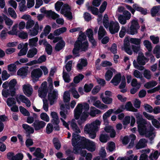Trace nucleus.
I'll return each mask as SVG.
<instances>
[{
    "label": "nucleus",
    "mask_w": 160,
    "mask_h": 160,
    "mask_svg": "<svg viewBox=\"0 0 160 160\" xmlns=\"http://www.w3.org/2000/svg\"><path fill=\"white\" fill-rule=\"evenodd\" d=\"M136 123L138 124V129L139 134L141 135H145L147 137H149L153 134L154 128L150 127L149 129L147 128V122L145 119L142 118V116L138 113L136 115Z\"/></svg>",
    "instance_id": "f257e3e1"
},
{
    "label": "nucleus",
    "mask_w": 160,
    "mask_h": 160,
    "mask_svg": "<svg viewBox=\"0 0 160 160\" xmlns=\"http://www.w3.org/2000/svg\"><path fill=\"white\" fill-rule=\"evenodd\" d=\"M140 28L139 25L137 20H133L129 28H127V33L132 35L136 34L138 33V30Z\"/></svg>",
    "instance_id": "f03ea898"
},
{
    "label": "nucleus",
    "mask_w": 160,
    "mask_h": 160,
    "mask_svg": "<svg viewBox=\"0 0 160 160\" xmlns=\"http://www.w3.org/2000/svg\"><path fill=\"white\" fill-rule=\"evenodd\" d=\"M77 134L73 133L72 134V145L73 147V151L75 152L74 153L75 154H78L79 153V151L80 149L81 146L78 145V142L80 140V138L78 137L77 138L76 137L77 136Z\"/></svg>",
    "instance_id": "7ed1b4c3"
},
{
    "label": "nucleus",
    "mask_w": 160,
    "mask_h": 160,
    "mask_svg": "<svg viewBox=\"0 0 160 160\" xmlns=\"http://www.w3.org/2000/svg\"><path fill=\"white\" fill-rule=\"evenodd\" d=\"M42 74V70L39 68L33 69L31 73V77L34 82L39 80Z\"/></svg>",
    "instance_id": "20e7f679"
},
{
    "label": "nucleus",
    "mask_w": 160,
    "mask_h": 160,
    "mask_svg": "<svg viewBox=\"0 0 160 160\" xmlns=\"http://www.w3.org/2000/svg\"><path fill=\"white\" fill-rule=\"evenodd\" d=\"M108 28L110 32L112 34H114L118 32L120 28L119 24L117 21H110Z\"/></svg>",
    "instance_id": "39448f33"
},
{
    "label": "nucleus",
    "mask_w": 160,
    "mask_h": 160,
    "mask_svg": "<svg viewBox=\"0 0 160 160\" xmlns=\"http://www.w3.org/2000/svg\"><path fill=\"white\" fill-rule=\"evenodd\" d=\"M46 123L43 121L35 119L32 125L36 131L42 130L46 126Z\"/></svg>",
    "instance_id": "423d86ee"
},
{
    "label": "nucleus",
    "mask_w": 160,
    "mask_h": 160,
    "mask_svg": "<svg viewBox=\"0 0 160 160\" xmlns=\"http://www.w3.org/2000/svg\"><path fill=\"white\" fill-rule=\"evenodd\" d=\"M84 129L85 132L89 134L90 138L94 139L96 138V133L98 131L88 126V124L85 125Z\"/></svg>",
    "instance_id": "0eeeda50"
},
{
    "label": "nucleus",
    "mask_w": 160,
    "mask_h": 160,
    "mask_svg": "<svg viewBox=\"0 0 160 160\" xmlns=\"http://www.w3.org/2000/svg\"><path fill=\"white\" fill-rule=\"evenodd\" d=\"M16 100L18 104H20L21 103L20 100L22 102L26 104V106L28 107H30L31 105V103L28 98L26 97L25 96L22 95H19V97H16Z\"/></svg>",
    "instance_id": "6e6552de"
},
{
    "label": "nucleus",
    "mask_w": 160,
    "mask_h": 160,
    "mask_svg": "<svg viewBox=\"0 0 160 160\" xmlns=\"http://www.w3.org/2000/svg\"><path fill=\"white\" fill-rule=\"evenodd\" d=\"M57 91L53 90L52 92H49L48 95V98L50 102V104L52 105L53 104L55 100H57L58 98Z\"/></svg>",
    "instance_id": "1a4fd4ad"
},
{
    "label": "nucleus",
    "mask_w": 160,
    "mask_h": 160,
    "mask_svg": "<svg viewBox=\"0 0 160 160\" xmlns=\"http://www.w3.org/2000/svg\"><path fill=\"white\" fill-rule=\"evenodd\" d=\"M51 116L52 118L51 122L53 125L59 124L60 121L58 113L56 112H52L51 113Z\"/></svg>",
    "instance_id": "9d476101"
},
{
    "label": "nucleus",
    "mask_w": 160,
    "mask_h": 160,
    "mask_svg": "<svg viewBox=\"0 0 160 160\" xmlns=\"http://www.w3.org/2000/svg\"><path fill=\"white\" fill-rule=\"evenodd\" d=\"M129 41L128 38H126L124 41V48L125 52L129 55H131L132 52L131 50Z\"/></svg>",
    "instance_id": "9b49d317"
},
{
    "label": "nucleus",
    "mask_w": 160,
    "mask_h": 160,
    "mask_svg": "<svg viewBox=\"0 0 160 160\" xmlns=\"http://www.w3.org/2000/svg\"><path fill=\"white\" fill-rule=\"evenodd\" d=\"M22 89L24 93L27 96L29 97L32 95L33 89L30 85L26 84L23 85Z\"/></svg>",
    "instance_id": "f8f14e48"
},
{
    "label": "nucleus",
    "mask_w": 160,
    "mask_h": 160,
    "mask_svg": "<svg viewBox=\"0 0 160 160\" xmlns=\"http://www.w3.org/2000/svg\"><path fill=\"white\" fill-rule=\"evenodd\" d=\"M122 75L121 73H119L116 74L110 81L114 86L118 85L121 80Z\"/></svg>",
    "instance_id": "ddd939ff"
},
{
    "label": "nucleus",
    "mask_w": 160,
    "mask_h": 160,
    "mask_svg": "<svg viewBox=\"0 0 160 160\" xmlns=\"http://www.w3.org/2000/svg\"><path fill=\"white\" fill-rule=\"evenodd\" d=\"M77 135L78 136L76 137V138H77L78 137L80 138L79 141L78 142V145L81 146L82 148L85 149L89 140L87 139L84 137H81L79 135L77 134Z\"/></svg>",
    "instance_id": "4468645a"
},
{
    "label": "nucleus",
    "mask_w": 160,
    "mask_h": 160,
    "mask_svg": "<svg viewBox=\"0 0 160 160\" xmlns=\"http://www.w3.org/2000/svg\"><path fill=\"white\" fill-rule=\"evenodd\" d=\"M77 42V44L78 45L80 51L82 52H86L88 50L89 46V43L87 41H85L83 42Z\"/></svg>",
    "instance_id": "2eb2a0df"
},
{
    "label": "nucleus",
    "mask_w": 160,
    "mask_h": 160,
    "mask_svg": "<svg viewBox=\"0 0 160 160\" xmlns=\"http://www.w3.org/2000/svg\"><path fill=\"white\" fill-rule=\"evenodd\" d=\"M147 58L145 57L143 53H139L137 58V62L138 64L140 65H144L146 64L145 60Z\"/></svg>",
    "instance_id": "dca6fc26"
},
{
    "label": "nucleus",
    "mask_w": 160,
    "mask_h": 160,
    "mask_svg": "<svg viewBox=\"0 0 160 160\" xmlns=\"http://www.w3.org/2000/svg\"><path fill=\"white\" fill-rule=\"evenodd\" d=\"M133 8L136 10L140 12L141 14L145 15L147 13V10L146 9H144L142 8L139 7L138 4L136 3L132 5Z\"/></svg>",
    "instance_id": "f3484780"
},
{
    "label": "nucleus",
    "mask_w": 160,
    "mask_h": 160,
    "mask_svg": "<svg viewBox=\"0 0 160 160\" xmlns=\"http://www.w3.org/2000/svg\"><path fill=\"white\" fill-rule=\"evenodd\" d=\"M85 149L90 152H93L96 149L95 145L94 142L89 140Z\"/></svg>",
    "instance_id": "a211bd4d"
},
{
    "label": "nucleus",
    "mask_w": 160,
    "mask_h": 160,
    "mask_svg": "<svg viewBox=\"0 0 160 160\" xmlns=\"http://www.w3.org/2000/svg\"><path fill=\"white\" fill-rule=\"evenodd\" d=\"M106 34L107 32L103 27L100 26L99 28L98 32V39L99 40L101 39Z\"/></svg>",
    "instance_id": "6ab92c4d"
},
{
    "label": "nucleus",
    "mask_w": 160,
    "mask_h": 160,
    "mask_svg": "<svg viewBox=\"0 0 160 160\" xmlns=\"http://www.w3.org/2000/svg\"><path fill=\"white\" fill-rule=\"evenodd\" d=\"M48 91V89L40 88L38 90V96L41 98H45L47 96Z\"/></svg>",
    "instance_id": "aec40b11"
},
{
    "label": "nucleus",
    "mask_w": 160,
    "mask_h": 160,
    "mask_svg": "<svg viewBox=\"0 0 160 160\" xmlns=\"http://www.w3.org/2000/svg\"><path fill=\"white\" fill-rule=\"evenodd\" d=\"M101 122L98 120H96L93 122L91 124H88V126L91 127L98 131L99 130L98 126L101 124Z\"/></svg>",
    "instance_id": "412c9836"
},
{
    "label": "nucleus",
    "mask_w": 160,
    "mask_h": 160,
    "mask_svg": "<svg viewBox=\"0 0 160 160\" xmlns=\"http://www.w3.org/2000/svg\"><path fill=\"white\" fill-rule=\"evenodd\" d=\"M65 43L64 41L62 40L57 43L55 46V49L57 51H59L65 46Z\"/></svg>",
    "instance_id": "4be33fe9"
},
{
    "label": "nucleus",
    "mask_w": 160,
    "mask_h": 160,
    "mask_svg": "<svg viewBox=\"0 0 160 160\" xmlns=\"http://www.w3.org/2000/svg\"><path fill=\"white\" fill-rule=\"evenodd\" d=\"M37 49L33 47L28 50L27 54V57L30 58H32L37 54Z\"/></svg>",
    "instance_id": "5701e85b"
},
{
    "label": "nucleus",
    "mask_w": 160,
    "mask_h": 160,
    "mask_svg": "<svg viewBox=\"0 0 160 160\" xmlns=\"http://www.w3.org/2000/svg\"><path fill=\"white\" fill-rule=\"evenodd\" d=\"M28 69L25 67L19 68L17 72V75L21 76H26L27 75Z\"/></svg>",
    "instance_id": "b1692460"
},
{
    "label": "nucleus",
    "mask_w": 160,
    "mask_h": 160,
    "mask_svg": "<svg viewBox=\"0 0 160 160\" xmlns=\"http://www.w3.org/2000/svg\"><path fill=\"white\" fill-rule=\"evenodd\" d=\"M160 10V5L153 7L150 10L151 14L152 17H154Z\"/></svg>",
    "instance_id": "393cba45"
},
{
    "label": "nucleus",
    "mask_w": 160,
    "mask_h": 160,
    "mask_svg": "<svg viewBox=\"0 0 160 160\" xmlns=\"http://www.w3.org/2000/svg\"><path fill=\"white\" fill-rule=\"evenodd\" d=\"M80 50L79 45H77V42H75L74 44V48L72 51V53L75 57L80 56L79 52Z\"/></svg>",
    "instance_id": "a878e982"
},
{
    "label": "nucleus",
    "mask_w": 160,
    "mask_h": 160,
    "mask_svg": "<svg viewBox=\"0 0 160 160\" xmlns=\"http://www.w3.org/2000/svg\"><path fill=\"white\" fill-rule=\"evenodd\" d=\"M38 38L37 37L30 39L29 40L28 44L30 47H36L37 45Z\"/></svg>",
    "instance_id": "bb28decb"
},
{
    "label": "nucleus",
    "mask_w": 160,
    "mask_h": 160,
    "mask_svg": "<svg viewBox=\"0 0 160 160\" xmlns=\"http://www.w3.org/2000/svg\"><path fill=\"white\" fill-rule=\"evenodd\" d=\"M145 140L144 139H140L136 145V148L138 149H139L145 148L146 146Z\"/></svg>",
    "instance_id": "cd10ccee"
},
{
    "label": "nucleus",
    "mask_w": 160,
    "mask_h": 160,
    "mask_svg": "<svg viewBox=\"0 0 160 160\" xmlns=\"http://www.w3.org/2000/svg\"><path fill=\"white\" fill-rule=\"evenodd\" d=\"M125 108L128 111H132L137 112L138 110L132 106V105L131 102H127L125 105Z\"/></svg>",
    "instance_id": "c85d7f7f"
},
{
    "label": "nucleus",
    "mask_w": 160,
    "mask_h": 160,
    "mask_svg": "<svg viewBox=\"0 0 160 160\" xmlns=\"http://www.w3.org/2000/svg\"><path fill=\"white\" fill-rule=\"evenodd\" d=\"M22 127L25 131V132H31L34 133V129L31 126L27 124H23Z\"/></svg>",
    "instance_id": "c756f323"
},
{
    "label": "nucleus",
    "mask_w": 160,
    "mask_h": 160,
    "mask_svg": "<svg viewBox=\"0 0 160 160\" xmlns=\"http://www.w3.org/2000/svg\"><path fill=\"white\" fill-rule=\"evenodd\" d=\"M103 23L104 27L106 29L108 28L110 23V22H109V18L108 15L107 14H105L103 17Z\"/></svg>",
    "instance_id": "7c9ffc66"
},
{
    "label": "nucleus",
    "mask_w": 160,
    "mask_h": 160,
    "mask_svg": "<svg viewBox=\"0 0 160 160\" xmlns=\"http://www.w3.org/2000/svg\"><path fill=\"white\" fill-rule=\"evenodd\" d=\"M109 138V136L107 134H100L99 139L102 142H106Z\"/></svg>",
    "instance_id": "2f4dec72"
},
{
    "label": "nucleus",
    "mask_w": 160,
    "mask_h": 160,
    "mask_svg": "<svg viewBox=\"0 0 160 160\" xmlns=\"http://www.w3.org/2000/svg\"><path fill=\"white\" fill-rule=\"evenodd\" d=\"M84 78V76L82 74H79L77 76L75 77L73 79V82L75 84H78Z\"/></svg>",
    "instance_id": "473e14b6"
},
{
    "label": "nucleus",
    "mask_w": 160,
    "mask_h": 160,
    "mask_svg": "<svg viewBox=\"0 0 160 160\" xmlns=\"http://www.w3.org/2000/svg\"><path fill=\"white\" fill-rule=\"evenodd\" d=\"M53 143L55 148L58 150L61 148V143L58 138H54L53 139Z\"/></svg>",
    "instance_id": "72a5a7b5"
},
{
    "label": "nucleus",
    "mask_w": 160,
    "mask_h": 160,
    "mask_svg": "<svg viewBox=\"0 0 160 160\" xmlns=\"http://www.w3.org/2000/svg\"><path fill=\"white\" fill-rule=\"evenodd\" d=\"M82 112V109H75L74 110V117L75 118L76 120H78Z\"/></svg>",
    "instance_id": "f704fd0d"
},
{
    "label": "nucleus",
    "mask_w": 160,
    "mask_h": 160,
    "mask_svg": "<svg viewBox=\"0 0 160 160\" xmlns=\"http://www.w3.org/2000/svg\"><path fill=\"white\" fill-rule=\"evenodd\" d=\"M47 16L51 17L53 19L55 20L59 17V15L54 12L52 11L51 10H50V12H48V15Z\"/></svg>",
    "instance_id": "c9c22d12"
},
{
    "label": "nucleus",
    "mask_w": 160,
    "mask_h": 160,
    "mask_svg": "<svg viewBox=\"0 0 160 160\" xmlns=\"http://www.w3.org/2000/svg\"><path fill=\"white\" fill-rule=\"evenodd\" d=\"M7 105L9 107H11L13 105H15L16 104V102L14 98H8L7 101Z\"/></svg>",
    "instance_id": "e433bc0d"
},
{
    "label": "nucleus",
    "mask_w": 160,
    "mask_h": 160,
    "mask_svg": "<svg viewBox=\"0 0 160 160\" xmlns=\"http://www.w3.org/2000/svg\"><path fill=\"white\" fill-rule=\"evenodd\" d=\"M80 32H81V33L79 35L78 40L76 41L78 42H82L86 39L87 37L86 35L82 31H80Z\"/></svg>",
    "instance_id": "4c0bfd02"
},
{
    "label": "nucleus",
    "mask_w": 160,
    "mask_h": 160,
    "mask_svg": "<svg viewBox=\"0 0 160 160\" xmlns=\"http://www.w3.org/2000/svg\"><path fill=\"white\" fill-rule=\"evenodd\" d=\"M93 86V84L92 83L89 84H85L84 87V92H90Z\"/></svg>",
    "instance_id": "58836bf2"
},
{
    "label": "nucleus",
    "mask_w": 160,
    "mask_h": 160,
    "mask_svg": "<svg viewBox=\"0 0 160 160\" xmlns=\"http://www.w3.org/2000/svg\"><path fill=\"white\" fill-rule=\"evenodd\" d=\"M113 75V72L111 70H108L105 74V78L107 81H109L112 78Z\"/></svg>",
    "instance_id": "ea45409f"
},
{
    "label": "nucleus",
    "mask_w": 160,
    "mask_h": 160,
    "mask_svg": "<svg viewBox=\"0 0 160 160\" xmlns=\"http://www.w3.org/2000/svg\"><path fill=\"white\" fill-rule=\"evenodd\" d=\"M70 94L68 91H65L63 94V101L65 102H69L70 100Z\"/></svg>",
    "instance_id": "a19ab883"
},
{
    "label": "nucleus",
    "mask_w": 160,
    "mask_h": 160,
    "mask_svg": "<svg viewBox=\"0 0 160 160\" xmlns=\"http://www.w3.org/2000/svg\"><path fill=\"white\" fill-rule=\"evenodd\" d=\"M130 42L131 43L134 44L137 46L140 45L141 39L140 38H131L130 39Z\"/></svg>",
    "instance_id": "79ce46f5"
},
{
    "label": "nucleus",
    "mask_w": 160,
    "mask_h": 160,
    "mask_svg": "<svg viewBox=\"0 0 160 160\" xmlns=\"http://www.w3.org/2000/svg\"><path fill=\"white\" fill-rule=\"evenodd\" d=\"M8 12L10 16L14 19L17 18V14L14 10L12 8L10 7L8 8Z\"/></svg>",
    "instance_id": "37998d69"
},
{
    "label": "nucleus",
    "mask_w": 160,
    "mask_h": 160,
    "mask_svg": "<svg viewBox=\"0 0 160 160\" xmlns=\"http://www.w3.org/2000/svg\"><path fill=\"white\" fill-rule=\"evenodd\" d=\"M102 102L106 104H110L112 102V99L108 97H103L102 98Z\"/></svg>",
    "instance_id": "c03bdc74"
},
{
    "label": "nucleus",
    "mask_w": 160,
    "mask_h": 160,
    "mask_svg": "<svg viewBox=\"0 0 160 160\" xmlns=\"http://www.w3.org/2000/svg\"><path fill=\"white\" fill-rule=\"evenodd\" d=\"M19 109L20 112L25 116H29V112L24 108L22 106L19 107Z\"/></svg>",
    "instance_id": "a18cd8bd"
},
{
    "label": "nucleus",
    "mask_w": 160,
    "mask_h": 160,
    "mask_svg": "<svg viewBox=\"0 0 160 160\" xmlns=\"http://www.w3.org/2000/svg\"><path fill=\"white\" fill-rule=\"evenodd\" d=\"M143 44L149 51L152 50V47L151 42L148 40H145L143 41Z\"/></svg>",
    "instance_id": "49530a36"
},
{
    "label": "nucleus",
    "mask_w": 160,
    "mask_h": 160,
    "mask_svg": "<svg viewBox=\"0 0 160 160\" xmlns=\"http://www.w3.org/2000/svg\"><path fill=\"white\" fill-rule=\"evenodd\" d=\"M3 16L6 24L8 26H11L13 23V21L6 15L3 14Z\"/></svg>",
    "instance_id": "de8ad7c7"
},
{
    "label": "nucleus",
    "mask_w": 160,
    "mask_h": 160,
    "mask_svg": "<svg viewBox=\"0 0 160 160\" xmlns=\"http://www.w3.org/2000/svg\"><path fill=\"white\" fill-rule=\"evenodd\" d=\"M70 91L74 98L78 99L80 95L75 88H72Z\"/></svg>",
    "instance_id": "09e8293b"
},
{
    "label": "nucleus",
    "mask_w": 160,
    "mask_h": 160,
    "mask_svg": "<svg viewBox=\"0 0 160 160\" xmlns=\"http://www.w3.org/2000/svg\"><path fill=\"white\" fill-rule=\"evenodd\" d=\"M118 20L119 22L122 24H125L127 22V20H129L126 19L123 15L122 14L119 15L118 16Z\"/></svg>",
    "instance_id": "8fccbe9b"
},
{
    "label": "nucleus",
    "mask_w": 160,
    "mask_h": 160,
    "mask_svg": "<svg viewBox=\"0 0 160 160\" xmlns=\"http://www.w3.org/2000/svg\"><path fill=\"white\" fill-rule=\"evenodd\" d=\"M62 77L65 82L68 83L70 82V76L67 72L64 71L63 72Z\"/></svg>",
    "instance_id": "3c124183"
},
{
    "label": "nucleus",
    "mask_w": 160,
    "mask_h": 160,
    "mask_svg": "<svg viewBox=\"0 0 160 160\" xmlns=\"http://www.w3.org/2000/svg\"><path fill=\"white\" fill-rule=\"evenodd\" d=\"M40 118L41 119L46 122L49 121V118L47 114L45 112H42L40 114Z\"/></svg>",
    "instance_id": "603ef678"
},
{
    "label": "nucleus",
    "mask_w": 160,
    "mask_h": 160,
    "mask_svg": "<svg viewBox=\"0 0 160 160\" xmlns=\"http://www.w3.org/2000/svg\"><path fill=\"white\" fill-rule=\"evenodd\" d=\"M101 113V111L100 110L95 108V110H91L89 114L91 117H94L96 114H100Z\"/></svg>",
    "instance_id": "864d4df0"
},
{
    "label": "nucleus",
    "mask_w": 160,
    "mask_h": 160,
    "mask_svg": "<svg viewBox=\"0 0 160 160\" xmlns=\"http://www.w3.org/2000/svg\"><path fill=\"white\" fill-rule=\"evenodd\" d=\"M34 24V22L32 19H28L26 23V29H29L32 28Z\"/></svg>",
    "instance_id": "5fc2aeb1"
},
{
    "label": "nucleus",
    "mask_w": 160,
    "mask_h": 160,
    "mask_svg": "<svg viewBox=\"0 0 160 160\" xmlns=\"http://www.w3.org/2000/svg\"><path fill=\"white\" fill-rule=\"evenodd\" d=\"M10 77V75L7 73L6 70L2 71V78L3 81L7 80Z\"/></svg>",
    "instance_id": "6e6d98bb"
},
{
    "label": "nucleus",
    "mask_w": 160,
    "mask_h": 160,
    "mask_svg": "<svg viewBox=\"0 0 160 160\" xmlns=\"http://www.w3.org/2000/svg\"><path fill=\"white\" fill-rule=\"evenodd\" d=\"M17 83L16 79H14L11 80L9 82V89H13L15 88V87Z\"/></svg>",
    "instance_id": "4d7b16f0"
},
{
    "label": "nucleus",
    "mask_w": 160,
    "mask_h": 160,
    "mask_svg": "<svg viewBox=\"0 0 160 160\" xmlns=\"http://www.w3.org/2000/svg\"><path fill=\"white\" fill-rule=\"evenodd\" d=\"M53 124L52 123H49L47 124L46 127V132L47 133L49 134L51 133L53 130Z\"/></svg>",
    "instance_id": "13d9d810"
},
{
    "label": "nucleus",
    "mask_w": 160,
    "mask_h": 160,
    "mask_svg": "<svg viewBox=\"0 0 160 160\" xmlns=\"http://www.w3.org/2000/svg\"><path fill=\"white\" fill-rule=\"evenodd\" d=\"M126 32L127 33V29H126L125 27L122 26L119 33L120 37L122 38H123L125 36Z\"/></svg>",
    "instance_id": "bf43d9fd"
},
{
    "label": "nucleus",
    "mask_w": 160,
    "mask_h": 160,
    "mask_svg": "<svg viewBox=\"0 0 160 160\" xmlns=\"http://www.w3.org/2000/svg\"><path fill=\"white\" fill-rule=\"evenodd\" d=\"M47 45L45 48V51L47 54L49 55H51L52 52V48L50 44H48Z\"/></svg>",
    "instance_id": "052dcab7"
},
{
    "label": "nucleus",
    "mask_w": 160,
    "mask_h": 160,
    "mask_svg": "<svg viewBox=\"0 0 160 160\" xmlns=\"http://www.w3.org/2000/svg\"><path fill=\"white\" fill-rule=\"evenodd\" d=\"M111 52L113 54H115L117 53V44L115 43H113L110 49Z\"/></svg>",
    "instance_id": "680f3d73"
},
{
    "label": "nucleus",
    "mask_w": 160,
    "mask_h": 160,
    "mask_svg": "<svg viewBox=\"0 0 160 160\" xmlns=\"http://www.w3.org/2000/svg\"><path fill=\"white\" fill-rule=\"evenodd\" d=\"M16 68V64L14 63H12L9 64L8 66V70L11 72L15 71Z\"/></svg>",
    "instance_id": "e2e57ef3"
},
{
    "label": "nucleus",
    "mask_w": 160,
    "mask_h": 160,
    "mask_svg": "<svg viewBox=\"0 0 160 160\" xmlns=\"http://www.w3.org/2000/svg\"><path fill=\"white\" fill-rule=\"evenodd\" d=\"M72 61H69L66 64L65 68L66 70L68 72H70L72 68Z\"/></svg>",
    "instance_id": "0e129e2a"
},
{
    "label": "nucleus",
    "mask_w": 160,
    "mask_h": 160,
    "mask_svg": "<svg viewBox=\"0 0 160 160\" xmlns=\"http://www.w3.org/2000/svg\"><path fill=\"white\" fill-rule=\"evenodd\" d=\"M133 65L134 67L136 69H137L140 70H142L144 69V67L142 65H138L137 62L135 61V60H134L133 61Z\"/></svg>",
    "instance_id": "69168bd1"
},
{
    "label": "nucleus",
    "mask_w": 160,
    "mask_h": 160,
    "mask_svg": "<svg viewBox=\"0 0 160 160\" xmlns=\"http://www.w3.org/2000/svg\"><path fill=\"white\" fill-rule=\"evenodd\" d=\"M152 120V125L156 128H160V123L156 119L154 118Z\"/></svg>",
    "instance_id": "338daca9"
},
{
    "label": "nucleus",
    "mask_w": 160,
    "mask_h": 160,
    "mask_svg": "<svg viewBox=\"0 0 160 160\" xmlns=\"http://www.w3.org/2000/svg\"><path fill=\"white\" fill-rule=\"evenodd\" d=\"M23 158V155L22 153H18L17 154L12 158L13 160H22Z\"/></svg>",
    "instance_id": "774afa93"
}]
</instances>
